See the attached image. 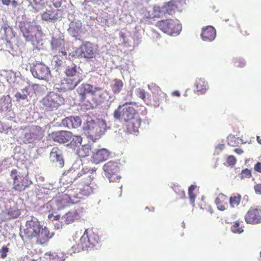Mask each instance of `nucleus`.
Instances as JSON below:
<instances>
[{"label": "nucleus", "instance_id": "f257e3e1", "mask_svg": "<svg viewBox=\"0 0 261 261\" xmlns=\"http://www.w3.org/2000/svg\"><path fill=\"white\" fill-rule=\"evenodd\" d=\"M76 91L81 103L87 102L91 106L99 105L108 97V92L106 90L88 83L81 84Z\"/></svg>", "mask_w": 261, "mask_h": 261}, {"label": "nucleus", "instance_id": "f03ea898", "mask_svg": "<svg viewBox=\"0 0 261 261\" xmlns=\"http://www.w3.org/2000/svg\"><path fill=\"white\" fill-rule=\"evenodd\" d=\"M66 191V193H63L47 202L45 204L46 208L49 209L55 205L57 210H61L78 202L75 201L73 199L77 197V194H75V192L71 189H67Z\"/></svg>", "mask_w": 261, "mask_h": 261}, {"label": "nucleus", "instance_id": "7ed1b4c3", "mask_svg": "<svg viewBox=\"0 0 261 261\" xmlns=\"http://www.w3.org/2000/svg\"><path fill=\"white\" fill-rule=\"evenodd\" d=\"M106 123L101 119L88 121L84 129L88 134L89 138L95 141L104 133L106 130Z\"/></svg>", "mask_w": 261, "mask_h": 261}, {"label": "nucleus", "instance_id": "20e7f679", "mask_svg": "<svg viewBox=\"0 0 261 261\" xmlns=\"http://www.w3.org/2000/svg\"><path fill=\"white\" fill-rule=\"evenodd\" d=\"M90 170L88 168H83L81 171H75L73 169L69 170L63 175V178L68 180L69 182H73L76 181V184L89 183L92 180V178L90 175Z\"/></svg>", "mask_w": 261, "mask_h": 261}, {"label": "nucleus", "instance_id": "39448f33", "mask_svg": "<svg viewBox=\"0 0 261 261\" xmlns=\"http://www.w3.org/2000/svg\"><path fill=\"white\" fill-rule=\"evenodd\" d=\"M44 108L46 111L57 109L64 103V98L62 95L54 92H49L41 100Z\"/></svg>", "mask_w": 261, "mask_h": 261}, {"label": "nucleus", "instance_id": "423d86ee", "mask_svg": "<svg viewBox=\"0 0 261 261\" xmlns=\"http://www.w3.org/2000/svg\"><path fill=\"white\" fill-rule=\"evenodd\" d=\"M156 26L162 32L170 36H176L181 30V25L176 19L162 20L156 23Z\"/></svg>", "mask_w": 261, "mask_h": 261}, {"label": "nucleus", "instance_id": "0eeeda50", "mask_svg": "<svg viewBox=\"0 0 261 261\" xmlns=\"http://www.w3.org/2000/svg\"><path fill=\"white\" fill-rule=\"evenodd\" d=\"M10 176L13 179L12 188L15 191L23 192L32 185L28 175L18 174L15 169L11 170Z\"/></svg>", "mask_w": 261, "mask_h": 261}, {"label": "nucleus", "instance_id": "6e6552de", "mask_svg": "<svg viewBox=\"0 0 261 261\" xmlns=\"http://www.w3.org/2000/svg\"><path fill=\"white\" fill-rule=\"evenodd\" d=\"M138 116L139 115L135 109L126 104L119 106L114 113V118L123 123Z\"/></svg>", "mask_w": 261, "mask_h": 261}, {"label": "nucleus", "instance_id": "1a4fd4ad", "mask_svg": "<svg viewBox=\"0 0 261 261\" xmlns=\"http://www.w3.org/2000/svg\"><path fill=\"white\" fill-rule=\"evenodd\" d=\"M99 241V236L92 229H86L81 237L79 245L82 250H88L95 246Z\"/></svg>", "mask_w": 261, "mask_h": 261}, {"label": "nucleus", "instance_id": "9d476101", "mask_svg": "<svg viewBox=\"0 0 261 261\" xmlns=\"http://www.w3.org/2000/svg\"><path fill=\"white\" fill-rule=\"evenodd\" d=\"M96 49L93 44L90 42H86L78 47L74 53L69 54L72 58L77 56L86 59H90L95 57Z\"/></svg>", "mask_w": 261, "mask_h": 261}, {"label": "nucleus", "instance_id": "9b49d317", "mask_svg": "<svg viewBox=\"0 0 261 261\" xmlns=\"http://www.w3.org/2000/svg\"><path fill=\"white\" fill-rule=\"evenodd\" d=\"M44 136V130L39 126H32L29 132L25 133L24 136V143H33L40 140Z\"/></svg>", "mask_w": 261, "mask_h": 261}, {"label": "nucleus", "instance_id": "f8f14e48", "mask_svg": "<svg viewBox=\"0 0 261 261\" xmlns=\"http://www.w3.org/2000/svg\"><path fill=\"white\" fill-rule=\"evenodd\" d=\"M106 176L109 178L110 181H116L120 178L119 175V167L118 163L115 162L109 161L103 167Z\"/></svg>", "mask_w": 261, "mask_h": 261}, {"label": "nucleus", "instance_id": "ddd939ff", "mask_svg": "<svg viewBox=\"0 0 261 261\" xmlns=\"http://www.w3.org/2000/svg\"><path fill=\"white\" fill-rule=\"evenodd\" d=\"M245 220L247 224L261 223V206H251L245 215Z\"/></svg>", "mask_w": 261, "mask_h": 261}, {"label": "nucleus", "instance_id": "4468645a", "mask_svg": "<svg viewBox=\"0 0 261 261\" xmlns=\"http://www.w3.org/2000/svg\"><path fill=\"white\" fill-rule=\"evenodd\" d=\"M33 75L39 80L47 81L50 77V71L48 66L42 63H36L31 69Z\"/></svg>", "mask_w": 261, "mask_h": 261}, {"label": "nucleus", "instance_id": "2eb2a0df", "mask_svg": "<svg viewBox=\"0 0 261 261\" xmlns=\"http://www.w3.org/2000/svg\"><path fill=\"white\" fill-rule=\"evenodd\" d=\"M148 88L153 94V99L150 101V105L154 107H158L162 101L166 98V94L155 84L152 83L149 85Z\"/></svg>", "mask_w": 261, "mask_h": 261}, {"label": "nucleus", "instance_id": "dca6fc26", "mask_svg": "<svg viewBox=\"0 0 261 261\" xmlns=\"http://www.w3.org/2000/svg\"><path fill=\"white\" fill-rule=\"evenodd\" d=\"M42 226L37 221L31 220L27 221L25 224V228L23 230L25 237L28 239H32L36 237L37 234Z\"/></svg>", "mask_w": 261, "mask_h": 261}, {"label": "nucleus", "instance_id": "f3484780", "mask_svg": "<svg viewBox=\"0 0 261 261\" xmlns=\"http://www.w3.org/2000/svg\"><path fill=\"white\" fill-rule=\"evenodd\" d=\"M40 28L39 25H36L33 22L21 21L20 23V29L23 36L28 40H31L35 35V30H38Z\"/></svg>", "mask_w": 261, "mask_h": 261}, {"label": "nucleus", "instance_id": "a211bd4d", "mask_svg": "<svg viewBox=\"0 0 261 261\" xmlns=\"http://www.w3.org/2000/svg\"><path fill=\"white\" fill-rule=\"evenodd\" d=\"M141 124V119L139 116H138L131 120H128L123 123V127L126 133L136 134L139 132Z\"/></svg>", "mask_w": 261, "mask_h": 261}, {"label": "nucleus", "instance_id": "6ab92c4d", "mask_svg": "<svg viewBox=\"0 0 261 261\" xmlns=\"http://www.w3.org/2000/svg\"><path fill=\"white\" fill-rule=\"evenodd\" d=\"M84 27L81 20L74 19L71 21L67 30L68 33L75 39H80L84 33Z\"/></svg>", "mask_w": 261, "mask_h": 261}, {"label": "nucleus", "instance_id": "aec40b11", "mask_svg": "<svg viewBox=\"0 0 261 261\" xmlns=\"http://www.w3.org/2000/svg\"><path fill=\"white\" fill-rule=\"evenodd\" d=\"M63 11L59 9H52L51 5L49 8L46 9L41 14V18L42 20L46 21H55L61 19L62 17Z\"/></svg>", "mask_w": 261, "mask_h": 261}, {"label": "nucleus", "instance_id": "412c9836", "mask_svg": "<svg viewBox=\"0 0 261 261\" xmlns=\"http://www.w3.org/2000/svg\"><path fill=\"white\" fill-rule=\"evenodd\" d=\"M83 80L82 78H70L65 77L61 81L60 88L64 91L72 90Z\"/></svg>", "mask_w": 261, "mask_h": 261}, {"label": "nucleus", "instance_id": "4be33fe9", "mask_svg": "<svg viewBox=\"0 0 261 261\" xmlns=\"http://www.w3.org/2000/svg\"><path fill=\"white\" fill-rule=\"evenodd\" d=\"M53 233H50L49 229L44 227L40 229L39 232L38 233L36 237H35L36 239V243L39 245H44L47 243L50 239L53 236Z\"/></svg>", "mask_w": 261, "mask_h": 261}, {"label": "nucleus", "instance_id": "5701e85b", "mask_svg": "<svg viewBox=\"0 0 261 261\" xmlns=\"http://www.w3.org/2000/svg\"><path fill=\"white\" fill-rule=\"evenodd\" d=\"M96 188V185L91 181V184L84 183L78 185L77 190L79 191L75 194H77V197L76 198H81L80 196H87L90 195L93 192V190Z\"/></svg>", "mask_w": 261, "mask_h": 261}, {"label": "nucleus", "instance_id": "b1692460", "mask_svg": "<svg viewBox=\"0 0 261 261\" xmlns=\"http://www.w3.org/2000/svg\"><path fill=\"white\" fill-rule=\"evenodd\" d=\"M51 137L55 142L65 143L69 141L72 138V134L70 132L61 130L53 132Z\"/></svg>", "mask_w": 261, "mask_h": 261}, {"label": "nucleus", "instance_id": "393cba45", "mask_svg": "<svg viewBox=\"0 0 261 261\" xmlns=\"http://www.w3.org/2000/svg\"><path fill=\"white\" fill-rule=\"evenodd\" d=\"M110 154V152L107 149L102 148L93 153L91 161L94 163L97 164L107 160Z\"/></svg>", "mask_w": 261, "mask_h": 261}, {"label": "nucleus", "instance_id": "a878e982", "mask_svg": "<svg viewBox=\"0 0 261 261\" xmlns=\"http://www.w3.org/2000/svg\"><path fill=\"white\" fill-rule=\"evenodd\" d=\"M181 5L180 0H171L166 3L162 8V11L169 15L174 14Z\"/></svg>", "mask_w": 261, "mask_h": 261}, {"label": "nucleus", "instance_id": "bb28decb", "mask_svg": "<svg viewBox=\"0 0 261 261\" xmlns=\"http://www.w3.org/2000/svg\"><path fill=\"white\" fill-rule=\"evenodd\" d=\"M201 36L203 40L212 41L216 36V31L214 27L208 25L202 28Z\"/></svg>", "mask_w": 261, "mask_h": 261}, {"label": "nucleus", "instance_id": "cd10ccee", "mask_svg": "<svg viewBox=\"0 0 261 261\" xmlns=\"http://www.w3.org/2000/svg\"><path fill=\"white\" fill-rule=\"evenodd\" d=\"M50 157L53 162L58 163L60 167L64 166V160L62 156V151L58 147H55L52 148Z\"/></svg>", "mask_w": 261, "mask_h": 261}, {"label": "nucleus", "instance_id": "c85d7f7f", "mask_svg": "<svg viewBox=\"0 0 261 261\" xmlns=\"http://www.w3.org/2000/svg\"><path fill=\"white\" fill-rule=\"evenodd\" d=\"M81 119L79 116H71L65 118L63 124L68 128H77L81 125Z\"/></svg>", "mask_w": 261, "mask_h": 261}, {"label": "nucleus", "instance_id": "c756f323", "mask_svg": "<svg viewBox=\"0 0 261 261\" xmlns=\"http://www.w3.org/2000/svg\"><path fill=\"white\" fill-rule=\"evenodd\" d=\"M215 202L219 211H224L226 209L227 205V197L225 195L221 193L216 198Z\"/></svg>", "mask_w": 261, "mask_h": 261}, {"label": "nucleus", "instance_id": "7c9ffc66", "mask_svg": "<svg viewBox=\"0 0 261 261\" xmlns=\"http://www.w3.org/2000/svg\"><path fill=\"white\" fill-rule=\"evenodd\" d=\"M66 77L70 78H82L80 76V72L77 71V66L74 64L68 66L64 71Z\"/></svg>", "mask_w": 261, "mask_h": 261}, {"label": "nucleus", "instance_id": "2f4dec72", "mask_svg": "<svg viewBox=\"0 0 261 261\" xmlns=\"http://www.w3.org/2000/svg\"><path fill=\"white\" fill-rule=\"evenodd\" d=\"M81 216L77 210L70 211L67 213L64 216V221L66 224H70L74 221L80 219Z\"/></svg>", "mask_w": 261, "mask_h": 261}, {"label": "nucleus", "instance_id": "473e14b6", "mask_svg": "<svg viewBox=\"0 0 261 261\" xmlns=\"http://www.w3.org/2000/svg\"><path fill=\"white\" fill-rule=\"evenodd\" d=\"M123 82L120 79H115L111 83V88L114 94L119 93L123 89Z\"/></svg>", "mask_w": 261, "mask_h": 261}, {"label": "nucleus", "instance_id": "72a5a7b5", "mask_svg": "<svg viewBox=\"0 0 261 261\" xmlns=\"http://www.w3.org/2000/svg\"><path fill=\"white\" fill-rule=\"evenodd\" d=\"M195 87L197 92L203 94L207 89V84L202 79H198L195 82Z\"/></svg>", "mask_w": 261, "mask_h": 261}, {"label": "nucleus", "instance_id": "f704fd0d", "mask_svg": "<svg viewBox=\"0 0 261 261\" xmlns=\"http://www.w3.org/2000/svg\"><path fill=\"white\" fill-rule=\"evenodd\" d=\"M91 152V147L89 145H83L77 150V154L80 158H85L89 156Z\"/></svg>", "mask_w": 261, "mask_h": 261}, {"label": "nucleus", "instance_id": "c9c22d12", "mask_svg": "<svg viewBox=\"0 0 261 261\" xmlns=\"http://www.w3.org/2000/svg\"><path fill=\"white\" fill-rule=\"evenodd\" d=\"M242 196L240 194H233L229 198V201L231 207L238 206L241 201Z\"/></svg>", "mask_w": 261, "mask_h": 261}, {"label": "nucleus", "instance_id": "e433bc0d", "mask_svg": "<svg viewBox=\"0 0 261 261\" xmlns=\"http://www.w3.org/2000/svg\"><path fill=\"white\" fill-rule=\"evenodd\" d=\"M64 40L60 38H53L51 41V44L53 49H57L58 48H62L64 46Z\"/></svg>", "mask_w": 261, "mask_h": 261}, {"label": "nucleus", "instance_id": "4c0bfd02", "mask_svg": "<svg viewBox=\"0 0 261 261\" xmlns=\"http://www.w3.org/2000/svg\"><path fill=\"white\" fill-rule=\"evenodd\" d=\"M21 92L22 93L19 92H17L15 95V97H16V100L17 101H19L20 100H25L28 97L29 92L28 89L27 88L22 89Z\"/></svg>", "mask_w": 261, "mask_h": 261}, {"label": "nucleus", "instance_id": "58836bf2", "mask_svg": "<svg viewBox=\"0 0 261 261\" xmlns=\"http://www.w3.org/2000/svg\"><path fill=\"white\" fill-rule=\"evenodd\" d=\"M71 139L70 145L73 147L80 145L82 142V138L80 136H72Z\"/></svg>", "mask_w": 261, "mask_h": 261}, {"label": "nucleus", "instance_id": "ea45409f", "mask_svg": "<svg viewBox=\"0 0 261 261\" xmlns=\"http://www.w3.org/2000/svg\"><path fill=\"white\" fill-rule=\"evenodd\" d=\"M20 211L16 207L10 208L8 211V215L11 218H16L20 215Z\"/></svg>", "mask_w": 261, "mask_h": 261}, {"label": "nucleus", "instance_id": "a19ab883", "mask_svg": "<svg viewBox=\"0 0 261 261\" xmlns=\"http://www.w3.org/2000/svg\"><path fill=\"white\" fill-rule=\"evenodd\" d=\"M64 255L62 252L54 253L50 255V261H64Z\"/></svg>", "mask_w": 261, "mask_h": 261}, {"label": "nucleus", "instance_id": "79ce46f5", "mask_svg": "<svg viewBox=\"0 0 261 261\" xmlns=\"http://www.w3.org/2000/svg\"><path fill=\"white\" fill-rule=\"evenodd\" d=\"M231 229L232 231L234 233H241L243 231V228L240 226V222L239 221L234 222Z\"/></svg>", "mask_w": 261, "mask_h": 261}, {"label": "nucleus", "instance_id": "37998d69", "mask_svg": "<svg viewBox=\"0 0 261 261\" xmlns=\"http://www.w3.org/2000/svg\"><path fill=\"white\" fill-rule=\"evenodd\" d=\"M195 186L191 185L189 187L188 190V194L189 196L190 200L192 203H194L196 198V195L194 193V191L195 190Z\"/></svg>", "mask_w": 261, "mask_h": 261}, {"label": "nucleus", "instance_id": "c03bdc74", "mask_svg": "<svg viewBox=\"0 0 261 261\" xmlns=\"http://www.w3.org/2000/svg\"><path fill=\"white\" fill-rule=\"evenodd\" d=\"M240 175L241 179L249 178L252 176L251 171L247 168L245 169L242 171Z\"/></svg>", "mask_w": 261, "mask_h": 261}, {"label": "nucleus", "instance_id": "a18cd8bd", "mask_svg": "<svg viewBox=\"0 0 261 261\" xmlns=\"http://www.w3.org/2000/svg\"><path fill=\"white\" fill-rule=\"evenodd\" d=\"M226 163L229 166H233L237 163V159L233 155H229L226 159Z\"/></svg>", "mask_w": 261, "mask_h": 261}, {"label": "nucleus", "instance_id": "49530a36", "mask_svg": "<svg viewBox=\"0 0 261 261\" xmlns=\"http://www.w3.org/2000/svg\"><path fill=\"white\" fill-rule=\"evenodd\" d=\"M234 65L237 67L243 68L245 66L246 63L244 60L239 59L235 61Z\"/></svg>", "mask_w": 261, "mask_h": 261}, {"label": "nucleus", "instance_id": "de8ad7c7", "mask_svg": "<svg viewBox=\"0 0 261 261\" xmlns=\"http://www.w3.org/2000/svg\"><path fill=\"white\" fill-rule=\"evenodd\" d=\"M50 3L52 4L53 6L58 9L61 6L62 0H50Z\"/></svg>", "mask_w": 261, "mask_h": 261}, {"label": "nucleus", "instance_id": "09e8293b", "mask_svg": "<svg viewBox=\"0 0 261 261\" xmlns=\"http://www.w3.org/2000/svg\"><path fill=\"white\" fill-rule=\"evenodd\" d=\"M1 251L2 254L1 256L2 258H5L7 255V253L9 251V248L7 246H4L2 248Z\"/></svg>", "mask_w": 261, "mask_h": 261}, {"label": "nucleus", "instance_id": "8fccbe9b", "mask_svg": "<svg viewBox=\"0 0 261 261\" xmlns=\"http://www.w3.org/2000/svg\"><path fill=\"white\" fill-rule=\"evenodd\" d=\"M138 95L141 98L144 100H145V97H146V93L143 89H138Z\"/></svg>", "mask_w": 261, "mask_h": 261}, {"label": "nucleus", "instance_id": "3c124183", "mask_svg": "<svg viewBox=\"0 0 261 261\" xmlns=\"http://www.w3.org/2000/svg\"><path fill=\"white\" fill-rule=\"evenodd\" d=\"M254 189L256 194L261 195V184H258L254 186Z\"/></svg>", "mask_w": 261, "mask_h": 261}, {"label": "nucleus", "instance_id": "603ef678", "mask_svg": "<svg viewBox=\"0 0 261 261\" xmlns=\"http://www.w3.org/2000/svg\"><path fill=\"white\" fill-rule=\"evenodd\" d=\"M255 171L261 173V163L257 162L254 166Z\"/></svg>", "mask_w": 261, "mask_h": 261}, {"label": "nucleus", "instance_id": "864d4df0", "mask_svg": "<svg viewBox=\"0 0 261 261\" xmlns=\"http://www.w3.org/2000/svg\"><path fill=\"white\" fill-rule=\"evenodd\" d=\"M241 33H242V34L243 35H244V36L249 35V33H248V32H247V28H243V29L241 30Z\"/></svg>", "mask_w": 261, "mask_h": 261}, {"label": "nucleus", "instance_id": "5fc2aeb1", "mask_svg": "<svg viewBox=\"0 0 261 261\" xmlns=\"http://www.w3.org/2000/svg\"><path fill=\"white\" fill-rule=\"evenodd\" d=\"M32 1L33 3L36 6L41 5V2L42 1V0H32Z\"/></svg>", "mask_w": 261, "mask_h": 261}, {"label": "nucleus", "instance_id": "6e6d98bb", "mask_svg": "<svg viewBox=\"0 0 261 261\" xmlns=\"http://www.w3.org/2000/svg\"><path fill=\"white\" fill-rule=\"evenodd\" d=\"M234 151L238 154H241L244 152L241 148H236L234 150Z\"/></svg>", "mask_w": 261, "mask_h": 261}, {"label": "nucleus", "instance_id": "4d7b16f0", "mask_svg": "<svg viewBox=\"0 0 261 261\" xmlns=\"http://www.w3.org/2000/svg\"><path fill=\"white\" fill-rule=\"evenodd\" d=\"M2 2L4 5L8 6L10 3L11 1L10 0H2Z\"/></svg>", "mask_w": 261, "mask_h": 261}, {"label": "nucleus", "instance_id": "13d9d810", "mask_svg": "<svg viewBox=\"0 0 261 261\" xmlns=\"http://www.w3.org/2000/svg\"><path fill=\"white\" fill-rule=\"evenodd\" d=\"M235 139V138L234 137H231L230 139H228V144L230 146H233V144L231 143L232 140Z\"/></svg>", "mask_w": 261, "mask_h": 261}, {"label": "nucleus", "instance_id": "bf43d9fd", "mask_svg": "<svg viewBox=\"0 0 261 261\" xmlns=\"http://www.w3.org/2000/svg\"><path fill=\"white\" fill-rule=\"evenodd\" d=\"M12 5H13L14 7H16V6H17V5H18V3H17V1H16L15 0H13V1H12Z\"/></svg>", "mask_w": 261, "mask_h": 261}, {"label": "nucleus", "instance_id": "052dcab7", "mask_svg": "<svg viewBox=\"0 0 261 261\" xmlns=\"http://www.w3.org/2000/svg\"><path fill=\"white\" fill-rule=\"evenodd\" d=\"M257 142L261 145V138L259 136H257L256 137Z\"/></svg>", "mask_w": 261, "mask_h": 261}, {"label": "nucleus", "instance_id": "680f3d73", "mask_svg": "<svg viewBox=\"0 0 261 261\" xmlns=\"http://www.w3.org/2000/svg\"><path fill=\"white\" fill-rule=\"evenodd\" d=\"M119 35H120V37L121 38H122V39H125V38L126 37L125 34L123 33H121Z\"/></svg>", "mask_w": 261, "mask_h": 261}, {"label": "nucleus", "instance_id": "e2e57ef3", "mask_svg": "<svg viewBox=\"0 0 261 261\" xmlns=\"http://www.w3.org/2000/svg\"><path fill=\"white\" fill-rule=\"evenodd\" d=\"M173 94L177 96H179V95H180L179 92L177 91L173 92Z\"/></svg>", "mask_w": 261, "mask_h": 261}, {"label": "nucleus", "instance_id": "0e129e2a", "mask_svg": "<svg viewBox=\"0 0 261 261\" xmlns=\"http://www.w3.org/2000/svg\"><path fill=\"white\" fill-rule=\"evenodd\" d=\"M60 217L59 215H56L54 217V220H59Z\"/></svg>", "mask_w": 261, "mask_h": 261}, {"label": "nucleus", "instance_id": "69168bd1", "mask_svg": "<svg viewBox=\"0 0 261 261\" xmlns=\"http://www.w3.org/2000/svg\"><path fill=\"white\" fill-rule=\"evenodd\" d=\"M61 53L62 55H63V56H65L67 54L66 52L65 51H62Z\"/></svg>", "mask_w": 261, "mask_h": 261}, {"label": "nucleus", "instance_id": "338daca9", "mask_svg": "<svg viewBox=\"0 0 261 261\" xmlns=\"http://www.w3.org/2000/svg\"><path fill=\"white\" fill-rule=\"evenodd\" d=\"M53 216V214H49L48 215V218L49 219H50Z\"/></svg>", "mask_w": 261, "mask_h": 261}, {"label": "nucleus", "instance_id": "774afa93", "mask_svg": "<svg viewBox=\"0 0 261 261\" xmlns=\"http://www.w3.org/2000/svg\"><path fill=\"white\" fill-rule=\"evenodd\" d=\"M30 261H37V260L35 259H31Z\"/></svg>", "mask_w": 261, "mask_h": 261}]
</instances>
